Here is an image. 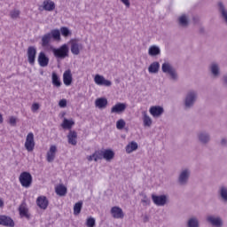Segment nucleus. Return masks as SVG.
I'll use <instances>...</instances> for the list:
<instances>
[{"label":"nucleus","instance_id":"obj_25","mask_svg":"<svg viewBox=\"0 0 227 227\" xmlns=\"http://www.w3.org/2000/svg\"><path fill=\"white\" fill-rule=\"evenodd\" d=\"M56 8V4L52 2V0H45L43 3V9L45 10V12H52Z\"/></svg>","mask_w":227,"mask_h":227},{"label":"nucleus","instance_id":"obj_49","mask_svg":"<svg viewBox=\"0 0 227 227\" xmlns=\"http://www.w3.org/2000/svg\"><path fill=\"white\" fill-rule=\"evenodd\" d=\"M126 8H130V0H120Z\"/></svg>","mask_w":227,"mask_h":227},{"label":"nucleus","instance_id":"obj_22","mask_svg":"<svg viewBox=\"0 0 227 227\" xmlns=\"http://www.w3.org/2000/svg\"><path fill=\"white\" fill-rule=\"evenodd\" d=\"M37 207L39 208H42L43 210L47 209V207H49V200H47V197L45 196H40L36 200Z\"/></svg>","mask_w":227,"mask_h":227},{"label":"nucleus","instance_id":"obj_43","mask_svg":"<svg viewBox=\"0 0 227 227\" xmlns=\"http://www.w3.org/2000/svg\"><path fill=\"white\" fill-rule=\"evenodd\" d=\"M20 16V11L17 9H14L10 12V17L12 19H19Z\"/></svg>","mask_w":227,"mask_h":227},{"label":"nucleus","instance_id":"obj_52","mask_svg":"<svg viewBox=\"0 0 227 227\" xmlns=\"http://www.w3.org/2000/svg\"><path fill=\"white\" fill-rule=\"evenodd\" d=\"M3 207H4V200H3L0 198V208H3Z\"/></svg>","mask_w":227,"mask_h":227},{"label":"nucleus","instance_id":"obj_39","mask_svg":"<svg viewBox=\"0 0 227 227\" xmlns=\"http://www.w3.org/2000/svg\"><path fill=\"white\" fill-rule=\"evenodd\" d=\"M74 121L73 120L64 119L61 127L64 129H72V126L74 125Z\"/></svg>","mask_w":227,"mask_h":227},{"label":"nucleus","instance_id":"obj_17","mask_svg":"<svg viewBox=\"0 0 227 227\" xmlns=\"http://www.w3.org/2000/svg\"><path fill=\"white\" fill-rule=\"evenodd\" d=\"M0 225L1 226H7V227H13L15 226V222L9 216L6 215H0Z\"/></svg>","mask_w":227,"mask_h":227},{"label":"nucleus","instance_id":"obj_23","mask_svg":"<svg viewBox=\"0 0 227 227\" xmlns=\"http://www.w3.org/2000/svg\"><path fill=\"white\" fill-rule=\"evenodd\" d=\"M209 70L213 77H219V75H221V67H219V64L215 62L211 63Z\"/></svg>","mask_w":227,"mask_h":227},{"label":"nucleus","instance_id":"obj_50","mask_svg":"<svg viewBox=\"0 0 227 227\" xmlns=\"http://www.w3.org/2000/svg\"><path fill=\"white\" fill-rule=\"evenodd\" d=\"M59 107H67V99H61L59 102Z\"/></svg>","mask_w":227,"mask_h":227},{"label":"nucleus","instance_id":"obj_31","mask_svg":"<svg viewBox=\"0 0 227 227\" xmlns=\"http://www.w3.org/2000/svg\"><path fill=\"white\" fill-rule=\"evenodd\" d=\"M218 194L224 203H227V186H221L218 191Z\"/></svg>","mask_w":227,"mask_h":227},{"label":"nucleus","instance_id":"obj_41","mask_svg":"<svg viewBox=\"0 0 227 227\" xmlns=\"http://www.w3.org/2000/svg\"><path fill=\"white\" fill-rule=\"evenodd\" d=\"M85 224L87 227H95V224H97V221L94 217L90 216L87 218Z\"/></svg>","mask_w":227,"mask_h":227},{"label":"nucleus","instance_id":"obj_14","mask_svg":"<svg viewBox=\"0 0 227 227\" xmlns=\"http://www.w3.org/2000/svg\"><path fill=\"white\" fill-rule=\"evenodd\" d=\"M125 109H127V104L125 103H117L111 108L112 114H121L125 113Z\"/></svg>","mask_w":227,"mask_h":227},{"label":"nucleus","instance_id":"obj_47","mask_svg":"<svg viewBox=\"0 0 227 227\" xmlns=\"http://www.w3.org/2000/svg\"><path fill=\"white\" fill-rule=\"evenodd\" d=\"M141 202L144 205V207H146L150 205V199L146 197V195H145L144 198L141 200Z\"/></svg>","mask_w":227,"mask_h":227},{"label":"nucleus","instance_id":"obj_5","mask_svg":"<svg viewBox=\"0 0 227 227\" xmlns=\"http://www.w3.org/2000/svg\"><path fill=\"white\" fill-rule=\"evenodd\" d=\"M191 177V169L183 168L178 176L179 185L185 186L189 184V178Z\"/></svg>","mask_w":227,"mask_h":227},{"label":"nucleus","instance_id":"obj_21","mask_svg":"<svg viewBox=\"0 0 227 227\" xmlns=\"http://www.w3.org/2000/svg\"><path fill=\"white\" fill-rule=\"evenodd\" d=\"M218 12L220 13L221 19L227 24V9L226 6H224V4L223 2H218Z\"/></svg>","mask_w":227,"mask_h":227},{"label":"nucleus","instance_id":"obj_53","mask_svg":"<svg viewBox=\"0 0 227 227\" xmlns=\"http://www.w3.org/2000/svg\"><path fill=\"white\" fill-rule=\"evenodd\" d=\"M223 82H224L225 86H227V74L223 75Z\"/></svg>","mask_w":227,"mask_h":227},{"label":"nucleus","instance_id":"obj_20","mask_svg":"<svg viewBox=\"0 0 227 227\" xmlns=\"http://www.w3.org/2000/svg\"><path fill=\"white\" fill-rule=\"evenodd\" d=\"M19 213L20 217H25V219H29L31 215L29 214V209L26 203H22L19 207Z\"/></svg>","mask_w":227,"mask_h":227},{"label":"nucleus","instance_id":"obj_38","mask_svg":"<svg viewBox=\"0 0 227 227\" xmlns=\"http://www.w3.org/2000/svg\"><path fill=\"white\" fill-rule=\"evenodd\" d=\"M81 210H82V201L76 202L74 206V215H79Z\"/></svg>","mask_w":227,"mask_h":227},{"label":"nucleus","instance_id":"obj_4","mask_svg":"<svg viewBox=\"0 0 227 227\" xmlns=\"http://www.w3.org/2000/svg\"><path fill=\"white\" fill-rule=\"evenodd\" d=\"M19 181L22 187L25 189H29L33 184V176L29 172H22L20 175Z\"/></svg>","mask_w":227,"mask_h":227},{"label":"nucleus","instance_id":"obj_29","mask_svg":"<svg viewBox=\"0 0 227 227\" xmlns=\"http://www.w3.org/2000/svg\"><path fill=\"white\" fill-rule=\"evenodd\" d=\"M51 37L55 41V42H61V32L59 29H52L50 33Z\"/></svg>","mask_w":227,"mask_h":227},{"label":"nucleus","instance_id":"obj_40","mask_svg":"<svg viewBox=\"0 0 227 227\" xmlns=\"http://www.w3.org/2000/svg\"><path fill=\"white\" fill-rule=\"evenodd\" d=\"M179 24L183 27H187L189 25V20L187 19V16L185 14L182 15L179 18Z\"/></svg>","mask_w":227,"mask_h":227},{"label":"nucleus","instance_id":"obj_9","mask_svg":"<svg viewBox=\"0 0 227 227\" xmlns=\"http://www.w3.org/2000/svg\"><path fill=\"white\" fill-rule=\"evenodd\" d=\"M71 43V52L74 56H79L81 51H82V43L77 42L75 39L70 41Z\"/></svg>","mask_w":227,"mask_h":227},{"label":"nucleus","instance_id":"obj_12","mask_svg":"<svg viewBox=\"0 0 227 227\" xmlns=\"http://www.w3.org/2000/svg\"><path fill=\"white\" fill-rule=\"evenodd\" d=\"M152 200L157 207H164L168 202V197L166 195H152Z\"/></svg>","mask_w":227,"mask_h":227},{"label":"nucleus","instance_id":"obj_7","mask_svg":"<svg viewBox=\"0 0 227 227\" xmlns=\"http://www.w3.org/2000/svg\"><path fill=\"white\" fill-rule=\"evenodd\" d=\"M25 148L28 152H33V150H35V134H33V132H29L27 135Z\"/></svg>","mask_w":227,"mask_h":227},{"label":"nucleus","instance_id":"obj_11","mask_svg":"<svg viewBox=\"0 0 227 227\" xmlns=\"http://www.w3.org/2000/svg\"><path fill=\"white\" fill-rule=\"evenodd\" d=\"M56 153H58V146L51 145L46 153L47 162H54L56 159Z\"/></svg>","mask_w":227,"mask_h":227},{"label":"nucleus","instance_id":"obj_37","mask_svg":"<svg viewBox=\"0 0 227 227\" xmlns=\"http://www.w3.org/2000/svg\"><path fill=\"white\" fill-rule=\"evenodd\" d=\"M59 31L64 38H68V36H72V31L67 27H60Z\"/></svg>","mask_w":227,"mask_h":227},{"label":"nucleus","instance_id":"obj_13","mask_svg":"<svg viewBox=\"0 0 227 227\" xmlns=\"http://www.w3.org/2000/svg\"><path fill=\"white\" fill-rule=\"evenodd\" d=\"M110 214L114 219H123L125 217V213H123V209L118 206H114L111 208Z\"/></svg>","mask_w":227,"mask_h":227},{"label":"nucleus","instance_id":"obj_2","mask_svg":"<svg viewBox=\"0 0 227 227\" xmlns=\"http://www.w3.org/2000/svg\"><path fill=\"white\" fill-rule=\"evenodd\" d=\"M196 100H198V92L192 90H189L184 100V107L185 111L192 109V107H194V104H196Z\"/></svg>","mask_w":227,"mask_h":227},{"label":"nucleus","instance_id":"obj_16","mask_svg":"<svg viewBox=\"0 0 227 227\" xmlns=\"http://www.w3.org/2000/svg\"><path fill=\"white\" fill-rule=\"evenodd\" d=\"M38 65L41 66L43 68L49 66V57L45 54V52L41 51L38 54L37 58Z\"/></svg>","mask_w":227,"mask_h":227},{"label":"nucleus","instance_id":"obj_54","mask_svg":"<svg viewBox=\"0 0 227 227\" xmlns=\"http://www.w3.org/2000/svg\"><path fill=\"white\" fill-rule=\"evenodd\" d=\"M0 123H3V114H0Z\"/></svg>","mask_w":227,"mask_h":227},{"label":"nucleus","instance_id":"obj_18","mask_svg":"<svg viewBox=\"0 0 227 227\" xmlns=\"http://www.w3.org/2000/svg\"><path fill=\"white\" fill-rule=\"evenodd\" d=\"M142 121L144 127L150 128L152 125H153V121L152 120V117L148 115V113L146 111L142 112Z\"/></svg>","mask_w":227,"mask_h":227},{"label":"nucleus","instance_id":"obj_27","mask_svg":"<svg viewBox=\"0 0 227 227\" xmlns=\"http://www.w3.org/2000/svg\"><path fill=\"white\" fill-rule=\"evenodd\" d=\"M149 56H160V47L158 45H151L148 49Z\"/></svg>","mask_w":227,"mask_h":227},{"label":"nucleus","instance_id":"obj_36","mask_svg":"<svg viewBox=\"0 0 227 227\" xmlns=\"http://www.w3.org/2000/svg\"><path fill=\"white\" fill-rule=\"evenodd\" d=\"M188 227H200V221L196 217H192L188 220Z\"/></svg>","mask_w":227,"mask_h":227},{"label":"nucleus","instance_id":"obj_28","mask_svg":"<svg viewBox=\"0 0 227 227\" xmlns=\"http://www.w3.org/2000/svg\"><path fill=\"white\" fill-rule=\"evenodd\" d=\"M160 68V64L157 61H154L149 66L148 72L149 74H159Z\"/></svg>","mask_w":227,"mask_h":227},{"label":"nucleus","instance_id":"obj_34","mask_svg":"<svg viewBox=\"0 0 227 227\" xmlns=\"http://www.w3.org/2000/svg\"><path fill=\"white\" fill-rule=\"evenodd\" d=\"M51 34L47 33L42 37V47H49V43H51Z\"/></svg>","mask_w":227,"mask_h":227},{"label":"nucleus","instance_id":"obj_48","mask_svg":"<svg viewBox=\"0 0 227 227\" xmlns=\"http://www.w3.org/2000/svg\"><path fill=\"white\" fill-rule=\"evenodd\" d=\"M171 79L172 81H176L178 79V74L175 69H171Z\"/></svg>","mask_w":227,"mask_h":227},{"label":"nucleus","instance_id":"obj_15","mask_svg":"<svg viewBox=\"0 0 227 227\" xmlns=\"http://www.w3.org/2000/svg\"><path fill=\"white\" fill-rule=\"evenodd\" d=\"M149 113L153 118H160L164 113V108H162V106H153L150 107Z\"/></svg>","mask_w":227,"mask_h":227},{"label":"nucleus","instance_id":"obj_45","mask_svg":"<svg viewBox=\"0 0 227 227\" xmlns=\"http://www.w3.org/2000/svg\"><path fill=\"white\" fill-rule=\"evenodd\" d=\"M38 109H40V104L33 103L31 106L32 113H38Z\"/></svg>","mask_w":227,"mask_h":227},{"label":"nucleus","instance_id":"obj_33","mask_svg":"<svg viewBox=\"0 0 227 227\" xmlns=\"http://www.w3.org/2000/svg\"><path fill=\"white\" fill-rule=\"evenodd\" d=\"M56 194L58 196H66L67 195V188L64 184H59L55 188Z\"/></svg>","mask_w":227,"mask_h":227},{"label":"nucleus","instance_id":"obj_24","mask_svg":"<svg viewBox=\"0 0 227 227\" xmlns=\"http://www.w3.org/2000/svg\"><path fill=\"white\" fill-rule=\"evenodd\" d=\"M73 77H72V71L69 69L65 71L63 74V82L65 86H70L72 84Z\"/></svg>","mask_w":227,"mask_h":227},{"label":"nucleus","instance_id":"obj_44","mask_svg":"<svg viewBox=\"0 0 227 227\" xmlns=\"http://www.w3.org/2000/svg\"><path fill=\"white\" fill-rule=\"evenodd\" d=\"M125 121L123 119H121L116 122V129H118V130H122V129L125 128Z\"/></svg>","mask_w":227,"mask_h":227},{"label":"nucleus","instance_id":"obj_42","mask_svg":"<svg viewBox=\"0 0 227 227\" xmlns=\"http://www.w3.org/2000/svg\"><path fill=\"white\" fill-rule=\"evenodd\" d=\"M161 70L164 74H171V65H169V63H163Z\"/></svg>","mask_w":227,"mask_h":227},{"label":"nucleus","instance_id":"obj_46","mask_svg":"<svg viewBox=\"0 0 227 227\" xmlns=\"http://www.w3.org/2000/svg\"><path fill=\"white\" fill-rule=\"evenodd\" d=\"M9 123L10 125H12V127H15V125H17V117L15 116H11L9 118Z\"/></svg>","mask_w":227,"mask_h":227},{"label":"nucleus","instance_id":"obj_8","mask_svg":"<svg viewBox=\"0 0 227 227\" xmlns=\"http://www.w3.org/2000/svg\"><path fill=\"white\" fill-rule=\"evenodd\" d=\"M27 56L29 65H35V61H36V47L29 46L27 50Z\"/></svg>","mask_w":227,"mask_h":227},{"label":"nucleus","instance_id":"obj_26","mask_svg":"<svg viewBox=\"0 0 227 227\" xmlns=\"http://www.w3.org/2000/svg\"><path fill=\"white\" fill-rule=\"evenodd\" d=\"M95 106L98 109H106L107 107V98H98L95 101Z\"/></svg>","mask_w":227,"mask_h":227},{"label":"nucleus","instance_id":"obj_19","mask_svg":"<svg viewBox=\"0 0 227 227\" xmlns=\"http://www.w3.org/2000/svg\"><path fill=\"white\" fill-rule=\"evenodd\" d=\"M198 139L202 145H207L210 142V134L207 131H200L198 133Z\"/></svg>","mask_w":227,"mask_h":227},{"label":"nucleus","instance_id":"obj_51","mask_svg":"<svg viewBox=\"0 0 227 227\" xmlns=\"http://www.w3.org/2000/svg\"><path fill=\"white\" fill-rule=\"evenodd\" d=\"M221 145H222V146H226V145H227V139H226V138H223V139L221 140Z\"/></svg>","mask_w":227,"mask_h":227},{"label":"nucleus","instance_id":"obj_10","mask_svg":"<svg viewBox=\"0 0 227 227\" xmlns=\"http://www.w3.org/2000/svg\"><path fill=\"white\" fill-rule=\"evenodd\" d=\"M94 82L98 86H106L109 87L112 86L113 82L109 80H106V77L100 75V74H96L94 77Z\"/></svg>","mask_w":227,"mask_h":227},{"label":"nucleus","instance_id":"obj_6","mask_svg":"<svg viewBox=\"0 0 227 227\" xmlns=\"http://www.w3.org/2000/svg\"><path fill=\"white\" fill-rule=\"evenodd\" d=\"M207 221L213 227H223V226H224V222H223V218L219 215H210L207 217Z\"/></svg>","mask_w":227,"mask_h":227},{"label":"nucleus","instance_id":"obj_3","mask_svg":"<svg viewBox=\"0 0 227 227\" xmlns=\"http://www.w3.org/2000/svg\"><path fill=\"white\" fill-rule=\"evenodd\" d=\"M53 56L57 58L58 59H65V58H68V45L63 44L59 48H54L52 50Z\"/></svg>","mask_w":227,"mask_h":227},{"label":"nucleus","instance_id":"obj_32","mask_svg":"<svg viewBox=\"0 0 227 227\" xmlns=\"http://www.w3.org/2000/svg\"><path fill=\"white\" fill-rule=\"evenodd\" d=\"M51 82L53 86H56V88L61 87V80L59 79V76H58V74L54 72L51 74Z\"/></svg>","mask_w":227,"mask_h":227},{"label":"nucleus","instance_id":"obj_35","mask_svg":"<svg viewBox=\"0 0 227 227\" xmlns=\"http://www.w3.org/2000/svg\"><path fill=\"white\" fill-rule=\"evenodd\" d=\"M137 144L134 141L131 143L128 144L126 146V153H132V152H136L137 150Z\"/></svg>","mask_w":227,"mask_h":227},{"label":"nucleus","instance_id":"obj_1","mask_svg":"<svg viewBox=\"0 0 227 227\" xmlns=\"http://www.w3.org/2000/svg\"><path fill=\"white\" fill-rule=\"evenodd\" d=\"M102 159H105V160H113L114 159V152L111 149H105L100 151H96L91 155L87 156V160L89 162L95 161L98 162V160H102Z\"/></svg>","mask_w":227,"mask_h":227},{"label":"nucleus","instance_id":"obj_30","mask_svg":"<svg viewBox=\"0 0 227 227\" xmlns=\"http://www.w3.org/2000/svg\"><path fill=\"white\" fill-rule=\"evenodd\" d=\"M67 139L69 145L75 146V145H77V133L75 131H70L67 135Z\"/></svg>","mask_w":227,"mask_h":227}]
</instances>
